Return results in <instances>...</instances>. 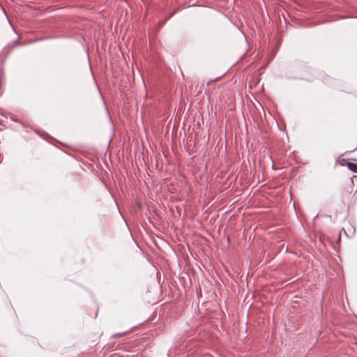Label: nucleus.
I'll return each instance as SVG.
<instances>
[{"label":"nucleus","mask_w":357,"mask_h":357,"mask_svg":"<svg viewBox=\"0 0 357 357\" xmlns=\"http://www.w3.org/2000/svg\"><path fill=\"white\" fill-rule=\"evenodd\" d=\"M347 167L350 170H351L354 172L357 173V163H354V162H348L347 163Z\"/></svg>","instance_id":"nucleus-1"},{"label":"nucleus","mask_w":357,"mask_h":357,"mask_svg":"<svg viewBox=\"0 0 357 357\" xmlns=\"http://www.w3.org/2000/svg\"><path fill=\"white\" fill-rule=\"evenodd\" d=\"M356 149H357V144L351 150L349 151V152H350V153L353 152V151H354Z\"/></svg>","instance_id":"nucleus-2"}]
</instances>
